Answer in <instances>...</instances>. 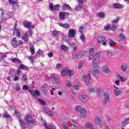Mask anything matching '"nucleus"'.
Masks as SVG:
<instances>
[{
	"label": "nucleus",
	"instance_id": "obj_20",
	"mask_svg": "<svg viewBox=\"0 0 129 129\" xmlns=\"http://www.w3.org/2000/svg\"><path fill=\"white\" fill-rule=\"evenodd\" d=\"M16 26H17V24H15V27H14L15 29L14 34L16 33L17 37H18V38H21V30L20 29L16 30Z\"/></svg>",
	"mask_w": 129,
	"mask_h": 129
},
{
	"label": "nucleus",
	"instance_id": "obj_33",
	"mask_svg": "<svg viewBox=\"0 0 129 129\" xmlns=\"http://www.w3.org/2000/svg\"><path fill=\"white\" fill-rule=\"evenodd\" d=\"M114 8H116V9H122V6L119 4L115 3L113 4Z\"/></svg>",
	"mask_w": 129,
	"mask_h": 129
},
{
	"label": "nucleus",
	"instance_id": "obj_52",
	"mask_svg": "<svg viewBox=\"0 0 129 129\" xmlns=\"http://www.w3.org/2000/svg\"><path fill=\"white\" fill-rule=\"evenodd\" d=\"M21 73H22V72L21 71V70L19 69L16 72V75H21Z\"/></svg>",
	"mask_w": 129,
	"mask_h": 129
},
{
	"label": "nucleus",
	"instance_id": "obj_46",
	"mask_svg": "<svg viewBox=\"0 0 129 129\" xmlns=\"http://www.w3.org/2000/svg\"><path fill=\"white\" fill-rule=\"evenodd\" d=\"M98 16H99V17H100V18L101 19H104V18H105V14L104 13H100L98 14Z\"/></svg>",
	"mask_w": 129,
	"mask_h": 129
},
{
	"label": "nucleus",
	"instance_id": "obj_5",
	"mask_svg": "<svg viewBox=\"0 0 129 129\" xmlns=\"http://www.w3.org/2000/svg\"><path fill=\"white\" fill-rule=\"evenodd\" d=\"M48 7L51 11H59V10H60V5L58 4L53 6V4L49 3Z\"/></svg>",
	"mask_w": 129,
	"mask_h": 129
},
{
	"label": "nucleus",
	"instance_id": "obj_51",
	"mask_svg": "<svg viewBox=\"0 0 129 129\" xmlns=\"http://www.w3.org/2000/svg\"><path fill=\"white\" fill-rule=\"evenodd\" d=\"M83 31H84V28L83 27H80L79 32H80L81 34H83Z\"/></svg>",
	"mask_w": 129,
	"mask_h": 129
},
{
	"label": "nucleus",
	"instance_id": "obj_26",
	"mask_svg": "<svg viewBox=\"0 0 129 129\" xmlns=\"http://www.w3.org/2000/svg\"><path fill=\"white\" fill-rule=\"evenodd\" d=\"M90 53V59L91 60L92 59V56L93 55V54H94V48H92L90 49L89 51Z\"/></svg>",
	"mask_w": 129,
	"mask_h": 129
},
{
	"label": "nucleus",
	"instance_id": "obj_56",
	"mask_svg": "<svg viewBox=\"0 0 129 129\" xmlns=\"http://www.w3.org/2000/svg\"><path fill=\"white\" fill-rule=\"evenodd\" d=\"M15 90L16 91H19V90H20V85H16L15 87Z\"/></svg>",
	"mask_w": 129,
	"mask_h": 129
},
{
	"label": "nucleus",
	"instance_id": "obj_30",
	"mask_svg": "<svg viewBox=\"0 0 129 129\" xmlns=\"http://www.w3.org/2000/svg\"><path fill=\"white\" fill-rule=\"evenodd\" d=\"M68 74L69 77H72V76H73V75L74 74V71L68 69Z\"/></svg>",
	"mask_w": 129,
	"mask_h": 129
},
{
	"label": "nucleus",
	"instance_id": "obj_3",
	"mask_svg": "<svg viewBox=\"0 0 129 129\" xmlns=\"http://www.w3.org/2000/svg\"><path fill=\"white\" fill-rule=\"evenodd\" d=\"M97 41L98 43L102 44L103 46H107V44H108V40H105V37L103 36L98 37Z\"/></svg>",
	"mask_w": 129,
	"mask_h": 129
},
{
	"label": "nucleus",
	"instance_id": "obj_25",
	"mask_svg": "<svg viewBox=\"0 0 129 129\" xmlns=\"http://www.w3.org/2000/svg\"><path fill=\"white\" fill-rule=\"evenodd\" d=\"M115 44L116 43L112 40H109L108 41L107 45H109V46H110L111 47L115 46Z\"/></svg>",
	"mask_w": 129,
	"mask_h": 129
},
{
	"label": "nucleus",
	"instance_id": "obj_22",
	"mask_svg": "<svg viewBox=\"0 0 129 129\" xmlns=\"http://www.w3.org/2000/svg\"><path fill=\"white\" fill-rule=\"evenodd\" d=\"M70 122H71V123L73 125H74V126H76V127H78V126H79V123H78V121H76L75 120H70Z\"/></svg>",
	"mask_w": 129,
	"mask_h": 129
},
{
	"label": "nucleus",
	"instance_id": "obj_43",
	"mask_svg": "<svg viewBox=\"0 0 129 129\" xmlns=\"http://www.w3.org/2000/svg\"><path fill=\"white\" fill-rule=\"evenodd\" d=\"M128 123H129V118L126 119L123 122L122 125L123 126H125Z\"/></svg>",
	"mask_w": 129,
	"mask_h": 129
},
{
	"label": "nucleus",
	"instance_id": "obj_50",
	"mask_svg": "<svg viewBox=\"0 0 129 129\" xmlns=\"http://www.w3.org/2000/svg\"><path fill=\"white\" fill-rule=\"evenodd\" d=\"M62 67H63V66L61 64L58 63L56 65V69H60V68H62Z\"/></svg>",
	"mask_w": 129,
	"mask_h": 129
},
{
	"label": "nucleus",
	"instance_id": "obj_54",
	"mask_svg": "<svg viewBox=\"0 0 129 129\" xmlns=\"http://www.w3.org/2000/svg\"><path fill=\"white\" fill-rule=\"evenodd\" d=\"M74 89H76V90H78L79 89V86L77 85H75L73 86Z\"/></svg>",
	"mask_w": 129,
	"mask_h": 129
},
{
	"label": "nucleus",
	"instance_id": "obj_59",
	"mask_svg": "<svg viewBox=\"0 0 129 129\" xmlns=\"http://www.w3.org/2000/svg\"><path fill=\"white\" fill-rule=\"evenodd\" d=\"M43 51L41 50L40 49H39V50L37 52V54H39L40 55H42L43 54Z\"/></svg>",
	"mask_w": 129,
	"mask_h": 129
},
{
	"label": "nucleus",
	"instance_id": "obj_55",
	"mask_svg": "<svg viewBox=\"0 0 129 129\" xmlns=\"http://www.w3.org/2000/svg\"><path fill=\"white\" fill-rule=\"evenodd\" d=\"M83 67V63L82 62H80L78 66L79 69H81Z\"/></svg>",
	"mask_w": 129,
	"mask_h": 129
},
{
	"label": "nucleus",
	"instance_id": "obj_2",
	"mask_svg": "<svg viewBox=\"0 0 129 129\" xmlns=\"http://www.w3.org/2000/svg\"><path fill=\"white\" fill-rule=\"evenodd\" d=\"M93 59V64L94 68H97L98 67V58H99V53L97 52L95 53L94 56H92V59Z\"/></svg>",
	"mask_w": 129,
	"mask_h": 129
},
{
	"label": "nucleus",
	"instance_id": "obj_8",
	"mask_svg": "<svg viewBox=\"0 0 129 129\" xmlns=\"http://www.w3.org/2000/svg\"><path fill=\"white\" fill-rule=\"evenodd\" d=\"M104 96L105 99L104 100V103L107 104V103H109L110 102V98H109V94L108 93H104Z\"/></svg>",
	"mask_w": 129,
	"mask_h": 129
},
{
	"label": "nucleus",
	"instance_id": "obj_17",
	"mask_svg": "<svg viewBox=\"0 0 129 129\" xmlns=\"http://www.w3.org/2000/svg\"><path fill=\"white\" fill-rule=\"evenodd\" d=\"M67 15H68V13L65 12H60L59 14V19H60V20H64Z\"/></svg>",
	"mask_w": 129,
	"mask_h": 129
},
{
	"label": "nucleus",
	"instance_id": "obj_36",
	"mask_svg": "<svg viewBox=\"0 0 129 129\" xmlns=\"http://www.w3.org/2000/svg\"><path fill=\"white\" fill-rule=\"evenodd\" d=\"M2 117L3 118H6V119H9V118H11V116L7 113H4L2 115Z\"/></svg>",
	"mask_w": 129,
	"mask_h": 129
},
{
	"label": "nucleus",
	"instance_id": "obj_32",
	"mask_svg": "<svg viewBox=\"0 0 129 129\" xmlns=\"http://www.w3.org/2000/svg\"><path fill=\"white\" fill-rule=\"evenodd\" d=\"M103 71L106 74H107V73H109V69L107 67H104L103 68Z\"/></svg>",
	"mask_w": 129,
	"mask_h": 129
},
{
	"label": "nucleus",
	"instance_id": "obj_61",
	"mask_svg": "<svg viewBox=\"0 0 129 129\" xmlns=\"http://www.w3.org/2000/svg\"><path fill=\"white\" fill-rule=\"evenodd\" d=\"M47 114H48V115H49L50 116H53V112L51 111H49Z\"/></svg>",
	"mask_w": 129,
	"mask_h": 129
},
{
	"label": "nucleus",
	"instance_id": "obj_64",
	"mask_svg": "<svg viewBox=\"0 0 129 129\" xmlns=\"http://www.w3.org/2000/svg\"><path fill=\"white\" fill-rule=\"evenodd\" d=\"M108 29H110V26H109V25H107L106 26H105L104 27V29L106 30V31H107V30H108Z\"/></svg>",
	"mask_w": 129,
	"mask_h": 129
},
{
	"label": "nucleus",
	"instance_id": "obj_34",
	"mask_svg": "<svg viewBox=\"0 0 129 129\" xmlns=\"http://www.w3.org/2000/svg\"><path fill=\"white\" fill-rule=\"evenodd\" d=\"M30 52L31 55L35 54V48H34V46H32L30 47Z\"/></svg>",
	"mask_w": 129,
	"mask_h": 129
},
{
	"label": "nucleus",
	"instance_id": "obj_42",
	"mask_svg": "<svg viewBox=\"0 0 129 129\" xmlns=\"http://www.w3.org/2000/svg\"><path fill=\"white\" fill-rule=\"evenodd\" d=\"M118 77L119 78L121 82H124L125 81H126V78H124L123 77H122L120 76H118Z\"/></svg>",
	"mask_w": 129,
	"mask_h": 129
},
{
	"label": "nucleus",
	"instance_id": "obj_37",
	"mask_svg": "<svg viewBox=\"0 0 129 129\" xmlns=\"http://www.w3.org/2000/svg\"><path fill=\"white\" fill-rule=\"evenodd\" d=\"M19 69H22L23 70H28V68L24 64H21L20 66Z\"/></svg>",
	"mask_w": 129,
	"mask_h": 129
},
{
	"label": "nucleus",
	"instance_id": "obj_63",
	"mask_svg": "<svg viewBox=\"0 0 129 129\" xmlns=\"http://www.w3.org/2000/svg\"><path fill=\"white\" fill-rule=\"evenodd\" d=\"M108 56H109L110 57H111V56H112L113 54H112V52L110 51V52H108L107 53Z\"/></svg>",
	"mask_w": 129,
	"mask_h": 129
},
{
	"label": "nucleus",
	"instance_id": "obj_10",
	"mask_svg": "<svg viewBox=\"0 0 129 129\" xmlns=\"http://www.w3.org/2000/svg\"><path fill=\"white\" fill-rule=\"evenodd\" d=\"M76 35V31L74 29H71L69 31L68 36L70 38H74Z\"/></svg>",
	"mask_w": 129,
	"mask_h": 129
},
{
	"label": "nucleus",
	"instance_id": "obj_16",
	"mask_svg": "<svg viewBox=\"0 0 129 129\" xmlns=\"http://www.w3.org/2000/svg\"><path fill=\"white\" fill-rule=\"evenodd\" d=\"M61 10L62 11H67V10H68L69 11H71V7L68 4H64L61 7Z\"/></svg>",
	"mask_w": 129,
	"mask_h": 129
},
{
	"label": "nucleus",
	"instance_id": "obj_60",
	"mask_svg": "<svg viewBox=\"0 0 129 129\" xmlns=\"http://www.w3.org/2000/svg\"><path fill=\"white\" fill-rule=\"evenodd\" d=\"M47 55L48 57L51 58L52 57H53V52H49Z\"/></svg>",
	"mask_w": 129,
	"mask_h": 129
},
{
	"label": "nucleus",
	"instance_id": "obj_18",
	"mask_svg": "<svg viewBox=\"0 0 129 129\" xmlns=\"http://www.w3.org/2000/svg\"><path fill=\"white\" fill-rule=\"evenodd\" d=\"M80 99L82 101L85 102L86 101H88V100H89V98H88V97H87L86 95H80Z\"/></svg>",
	"mask_w": 129,
	"mask_h": 129
},
{
	"label": "nucleus",
	"instance_id": "obj_40",
	"mask_svg": "<svg viewBox=\"0 0 129 129\" xmlns=\"http://www.w3.org/2000/svg\"><path fill=\"white\" fill-rule=\"evenodd\" d=\"M99 73V71L98 70H94L92 72V74L94 76H96V75H97Z\"/></svg>",
	"mask_w": 129,
	"mask_h": 129
},
{
	"label": "nucleus",
	"instance_id": "obj_14",
	"mask_svg": "<svg viewBox=\"0 0 129 129\" xmlns=\"http://www.w3.org/2000/svg\"><path fill=\"white\" fill-rule=\"evenodd\" d=\"M79 112L80 113V115L81 117H85L86 116V110L84 108H82Z\"/></svg>",
	"mask_w": 129,
	"mask_h": 129
},
{
	"label": "nucleus",
	"instance_id": "obj_41",
	"mask_svg": "<svg viewBox=\"0 0 129 129\" xmlns=\"http://www.w3.org/2000/svg\"><path fill=\"white\" fill-rule=\"evenodd\" d=\"M121 69L122 71H125L127 69V66L126 64H123L121 67Z\"/></svg>",
	"mask_w": 129,
	"mask_h": 129
},
{
	"label": "nucleus",
	"instance_id": "obj_57",
	"mask_svg": "<svg viewBox=\"0 0 129 129\" xmlns=\"http://www.w3.org/2000/svg\"><path fill=\"white\" fill-rule=\"evenodd\" d=\"M28 89H29V87H28V86L27 85H24L23 87V90H28Z\"/></svg>",
	"mask_w": 129,
	"mask_h": 129
},
{
	"label": "nucleus",
	"instance_id": "obj_35",
	"mask_svg": "<svg viewBox=\"0 0 129 129\" xmlns=\"http://www.w3.org/2000/svg\"><path fill=\"white\" fill-rule=\"evenodd\" d=\"M81 109H82V107H81V106L80 105H77L75 108V110L77 112H79Z\"/></svg>",
	"mask_w": 129,
	"mask_h": 129
},
{
	"label": "nucleus",
	"instance_id": "obj_45",
	"mask_svg": "<svg viewBox=\"0 0 129 129\" xmlns=\"http://www.w3.org/2000/svg\"><path fill=\"white\" fill-rule=\"evenodd\" d=\"M38 101L41 103V104H42L43 105H46V102H45L43 100L41 99H38Z\"/></svg>",
	"mask_w": 129,
	"mask_h": 129
},
{
	"label": "nucleus",
	"instance_id": "obj_53",
	"mask_svg": "<svg viewBox=\"0 0 129 129\" xmlns=\"http://www.w3.org/2000/svg\"><path fill=\"white\" fill-rule=\"evenodd\" d=\"M66 87H71L72 85H71V83H70L69 82H68L67 84H66Z\"/></svg>",
	"mask_w": 129,
	"mask_h": 129
},
{
	"label": "nucleus",
	"instance_id": "obj_12",
	"mask_svg": "<svg viewBox=\"0 0 129 129\" xmlns=\"http://www.w3.org/2000/svg\"><path fill=\"white\" fill-rule=\"evenodd\" d=\"M94 122L95 124L98 125L101 123V118L99 116H96L94 119Z\"/></svg>",
	"mask_w": 129,
	"mask_h": 129
},
{
	"label": "nucleus",
	"instance_id": "obj_48",
	"mask_svg": "<svg viewBox=\"0 0 129 129\" xmlns=\"http://www.w3.org/2000/svg\"><path fill=\"white\" fill-rule=\"evenodd\" d=\"M27 58L30 60V61L31 62V63H33L34 62V57L32 55L29 56H27Z\"/></svg>",
	"mask_w": 129,
	"mask_h": 129
},
{
	"label": "nucleus",
	"instance_id": "obj_9",
	"mask_svg": "<svg viewBox=\"0 0 129 129\" xmlns=\"http://www.w3.org/2000/svg\"><path fill=\"white\" fill-rule=\"evenodd\" d=\"M23 26L25 28H27L28 29H30V28H31L32 29L35 28V26L34 25H32V23L31 22L24 21L23 22Z\"/></svg>",
	"mask_w": 129,
	"mask_h": 129
},
{
	"label": "nucleus",
	"instance_id": "obj_44",
	"mask_svg": "<svg viewBox=\"0 0 129 129\" xmlns=\"http://www.w3.org/2000/svg\"><path fill=\"white\" fill-rule=\"evenodd\" d=\"M80 39L81 41H82V42H84L86 38H85V36H84V35L83 34H80Z\"/></svg>",
	"mask_w": 129,
	"mask_h": 129
},
{
	"label": "nucleus",
	"instance_id": "obj_21",
	"mask_svg": "<svg viewBox=\"0 0 129 129\" xmlns=\"http://www.w3.org/2000/svg\"><path fill=\"white\" fill-rule=\"evenodd\" d=\"M58 26L62 28H64V29H69L70 28V25L68 23H58Z\"/></svg>",
	"mask_w": 129,
	"mask_h": 129
},
{
	"label": "nucleus",
	"instance_id": "obj_1",
	"mask_svg": "<svg viewBox=\"0 0 129 129\" xmlns=\"http://www.w3.org/2000/svg\"><path fill=\"white\" fill-rule=\"evenodd\" d=\"M24 119L26 122L30 125H36V124H37V121L34 120L33 116L31 114H27L25 116Z\"/></svg>",
	"mask_w": 129,
	"mask_h": 129
},
{
	"label": "nucleus",
	"instance_id": "obj_23",
	"mask_svg": "<svg viewBox=\"0 0 129 129\" xmlns=\"http://www.w3.org/2000/svg\"><path fill=\"white\" fill-rule=\"evenodd\" d=\"M85 126L88 129H94L93 125L91 123H86L85 124Z\"/></svg>",
	"mask_w": 129,
	"mask_h": 129
},
{
	"label": "nucleus",
	"instance_id": "obj_11",
	"mask_svg": "<svg viewBox=\"0 0 129 129\" xmlns=\"http://www.w3.org/2000/svg\"><path fill=\"white\" fill-rule=\"evenodd\" d=\"M12 44L14 48H18V41L16 37H14L11 40Z\"/></svg>",
	"mask_w": 129,
	"mask_h": 129
},
{
	"label": "nucleus",
	"instance_id": "obj_15",
	"mask_svg": "<svg viewBox=\"0 0 129 129\" xmlns=\"http://www.w3.org/2000/svg\"><path fill=\"white\" fill-rule=\"evenodd\" d=\"M47 87H48V84H44L41 87V90L45 95L47 94Z\"/></svg>",
	"mask_w": 129,
	"mask_h": 129
},
{
	"label": "nucleus",
	"instance_id": "obj_47",
	"mask_svg": "<svg viewBox=\"0 0 129 129\" xmlns=\"http://www.w3.org/2000/svg\"><path fill=\"white\" fill-rule=\"evenodd\" d=\"M52 35H53V36H58L59 35V32H58V31H56L54 30L52 32Z\"/></svg>",
	"mask_w": 129,
	"mask_h": 129
},
{
	"label": "nucleus",
	"instance_id": "obj_31",
	"mask_svg": "<svg viewBox=\"0 0 129 129\" xmlns=\"http://www.w3.org/2000/svg\"><path fill=\"white\" fill-rule=\"evenodd\" d=\"M44 125L46 129H54L51 124H47V123H44Z\"/></svg>",
	"mask_w": 129,
	"mask_h": 129
},
{
	"label": "nucleus",
	"instance_id": "obj_6",
	"mask_svg": "<svg viewBox=\"0 0 129 129\" xmlns=\"http://www.w3.org/2000/svg\"><path fill=\"white\" fill-rule=\"evenodd\" d=\"M118 21H119V19H116L112 21L111 25L110 27V30H111V31H115V30H116V26L115 25V24H117V23H118Z\"/></svg>",
	"mask_w": 129,
	"mask_h": 129
},
{
	"label": "nucleus",
	"instance_id": "obj_28",
	"mask_svg": "<svg viewBox=\"0 0 129 129\" xmlns=\"http://www.w3.org/2000/svg\"><path fill=\"white\" fill-rule=\"evenodd\" d=\"M31 93L32 96H38V95H40V92H39V91L31 92Z\"/></svg>",
	"mask_w": 129,
	"mask_h": 129
},
{
	"label": "nucleus",
	"instance_id": "obj_13",
	"mask_svg": "<svg viewBox=\"0 0 129 129\" xmlns=\"http://www.w3.org/2000/svg\"><path fill=\"white\" fill-rule=\"evenodd\" d=\"M114 88H116L114 90V93L115 94V96H118L119 95H121V93H122V92L121 91H118V88L115 87V86H114Z\"/></svg>",
	"mask_w": 129,
	"mask_h": 129
},
{
	"label": "nucleus",
	"instance_id": "obj_58",
	"mask_svg": "<svg viewBox=\"0 0 129 129\" xmlns=\"http://www.w3.org/2000/svg\"><path fill=\"white\" fill-rule=\"evenodd\" d=\"M9 3L11 5H16V1H14V0H9Z\"/></svg>",
	"mask_w": 129,
	"mask_h": 129
},
{
	"label": "nucleus",
	"instance_id": "obj_49",
	"mask_svg": "<svg viewBox=\"0 0 129 129\" xmlns=\"http://www.w3.org/2000/svg\"><path fill=\"white\" fill-rule=\"evenodd\" d=\"M22 80H23V81H27L28 79L27 78V76L23 75L22 78Z\"/></svg>",
	"mask_w": 129,
	"mask_h": 129
},
{
	"label": "nucleus",
	"instance_id": "obj_27",
	"mask_svg": "<svg viewBox=\"0 0 129 129\" xmlns=\"http://www.w3.org/2000/svg\"><path fill=\"white\" fill-rule=\"evenodd\" d=\"M60 49H61L62 51H64V52H67V51H68V47L64 44L61 45Z\"/></svg>",
	"mask_w": 129,
	"mask_h": 129
},
{
	"label": "nucleus",
	"instance_id": "obj_4",
	"mask_svg": "<svg viewBox=\"0 0 129 129\" xmlns=\"http://www.w3.org/2000/svg\"><path fill=\"white\" fill-rule=\"evenodd\" d=\"M19 124L22 129L27 128V127H29V126H30V124H29L27 122L26 123L22 119H19Z\"/></svg>",
	"mask_w": 129,
	"mask_h": 129
},
{
	"label": "nucleus",
	"instance_id": "obj_7",
	"mask_svg": "<svg viewBox=\"0 0 129 129\" xmlns=\"http://www.w3.org/2000/svg\"><path fill=\"white\" fill-rule=\"evenodd\" d=\"M83 80L86 84H89L90 82V74H88L87 75L83 76Z\"/></svg>",
	"mask_w": 129,
	"mask_h": 129
},
{
	"label": "nucleus",
	"instance_id": "obj_19",
	"mask_svg": "<svg viewBox=\"0 0 129 129\" xmlns=\"http://www.w3.org/2000/svg\"><path fill=\"white\" fill-rule=\"evenodd\" d=\"M22 40H23L25 43H28V41H29V35L27 34V32L24 33L22 36Z\"/></svg>",
	"mask_w": 129,
	"mask_h": 129
},
{
	"label": "nucleus",
	"instance_id": "obj_39",
	"mask_svg": "<svg viewBox=\"0 0 129 129\" xmlns=\"http://www.w3.org/2000/svg\"><path fill=\"white\" fill-rule=\"evenodd\" d=\"M62 127L63 129H69L67 122H64L62 123Z\"/></svg>",
	"mask_w": 129,
	"mask_h": 129
},
{
	"label": "nucleus",
	"instance_id": "obj_24",
	"mask_svg": "<svg viewBox=\"0 0 129 129\" xmlns=\"http://www.w3.org/2000/svg\"><path fill=\"white\" fill-rule=\"evenodd\" d=\"M68 69H63L61 72V76H66V74H68Z\"/></svg>",
	"mask_w": 129,
	"mask_h": 129
},
{
	"label": "nucleus",
	"instance_id": "obj_38",
	"mask_svg": "<svg viewBox=\"0 0 129 129\" xmlns=\"http://www.w3.org/2000/svg\"><path fill=\"white\" fill-rule=\"evenodd\" d=\"M80 10H82V7L81 5H79L75 7V11H76V12H79Z\"/></svg>",
	"mask_w": 129,
	"mask_h": 129
},
{
	"label": "nucleus",
	"instance_id": "obj_29",
	"mask_svg": "<svg viewBox=\"0 0 129 129\" xmlns=\"http://www.w3.org/2000/svg\"><path fill=\"white\" fill-rule=\"evenodd\" d=\"M50 79H53V80L55 82V83L59 81V78L56 77L55 76H54V75L50 76Z\"/></svg>",
	"mask_w": 129,
	"mask_h": 129
},
{
	"label": "nucleus",
	"instance_id": "obj_62",
	"mask_svg": "<svg viewBox=\"0 0 129 129\" xmlns=\"http://www.w3.org/2000/svg\"><path fill=\"white\" fill-rule=\"evenodd\" d=\"M78 3H79V5L81 6V5H82L84 3L83 0H78Z\"/></svg>",
	"mask_w": 129,
	"mask_h": 129
}]
</instances>
